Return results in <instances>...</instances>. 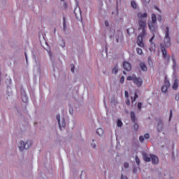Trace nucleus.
<instances>
[{"label": "nucleus", "mask_w": 179, "mask_h": 179, "mask_svg": "<svg viewBox=\"0 0 179 179\" xmlns=\"http://www.w3.org/2000/svg\"><path fill=\"white\" fill-rule=\"evenodd\" d=\"M164 31L165 33V36L164 38L163 43L160 44L161 51L162 52V57L166 62L170 61V55L167 54V50L166 48H169L171 45V38L170 37V29L168 26H166L164 28Z\"/></svg>", "instance_id": "nucleus-1"}, {"label": "nucleus", "mask_w": 179, "mask_h": 179, "mask_svg": "<svg viewBox=\"0 0 179 179\" xmlns=\"http://www.w3.org/2000/svg\"><path fill=\"white\" fill-rule=\"evenodd\" d=\"M148 27L153 34L152 37L150 39V43H151V44H153V43L152 42L153 41V40H155V34L159 33L156 15H152V20L148 22Z\"/></svg>", "instance_id": "nucleus-2"}, {"label": "nucleus", "mask_w": 179, "mask_h": 179, "mask_svg": "<svg viewBox=\"0 0 179 179\" xmlns=\"http://www.w3.org/2000/svg\"><path fill=\"white\" fill-rule=\"evenodd\" d=\"M110 38H113L115 42L118 43H122V41L124 40V36L122 35V31L120 30H114L110 29Z\"/></svg>", "instance_id": "nucleus-3"}, {"label": "nucleus", "mask_w": 179, "mask_h": 179, "mask_svg": "<svg viewBox=\"0 0 179 179\" xmlns=\"http://www.w3.org/2000/svg\"><path fill=\"white\" fill-rule=\"evenodd\" d=\"M33 145V143L30 140H22L20 141V144L18 145L19 150L20 152H23L24 149L27 150L28 149H30Z\"/></svg>", "instance_id": "nucleus-4"}, {"label": "nucleus", "mask_w": 179, "mask_h": 179, "mask_svg": "<svg viewBox=\"0 0 179 179\" xmlns=\"http://www.w3.org/2000/svg\"><path fill=\"white\" fill-rule=\"evenodd\" d=\"M141 32L139 34L137 38V44L139 47L143 48L145 45L143 44V38L146 37L147 31L146 29H141Z\"/></svg>", "instance_id": "nucleus-5"}, {"label": "nucleus", "mask_w": 179, "mask_h": 179, "mask_svg": "<svg viewBox=\"0 0 179 179\" xmlns=\"http://www.w3.org/2000/svg\"><path fill=\"white\" fill-rule=\"evenodd\" d=\"M127 80H132L134 82V83H135L137 87H141L142 86V83H143L142 78H138L135 75L128 76Z\"/></svg>", "instance_id": "nucleus-6"}, {"label": "nucleus", "mask_w": 179, "mask_h": 179, "mask_svg": "<svg viewBox=\"0 0 179 179\" xmlns=\"http://www.w3.org/2000/svg\"><path fill=\"white\" fill-rule=\"evenodd\" d=\"M138 31H141V30H145L146 29V19H138Z\"/></svg>", "instance_id": "nucleus-7"}, {"label": "nucleus", "mask_w": 179, "mask_h": 179, "mask_svg": "<svg viewBox=\"0 0 179 179\" xmlns=\"http://www.w3.org/2000/svg\"><path fill=\"white\" fill-rule=\"evenodd\" d=\"M56 120L58 122L59 128H65L66 123L65 122V117L59 116V115L56 116Z\"/></svg>", "instance_id": "nucleus-8"}, {"label": "nucleus", "mask_w": 179, "mask_h": 179, "mask_svg": "<svg viewBox=\"0 0 179 179\" xmlns=\"http://www.w3.org/2000/svg\"><path fill=\"white\" fill-rule=\"evenodd\" d=\"M170 87V81H169V79L167 77L165 78L164 84L162 87L161 90L162 93H167V90Z\"/></svg>", "instance_id": "nucleus-9"}, {"label": "nucleus", "mask_w": 179, "mask_h": 179, "mask_svg": "<svg viewBox=\"0 0 179 179\" xmlns=\"http://www.w3.org/2000/svg\"><path fill=\"white\" fill-rule=\"evenodd\" d=\"M74 15H76V17L78 20H80L82 19V11L79 7H76L74 10Z\"/></svg>", "instance_id": "nucleus-10"}, {"label": "nucleus", "mask_w": 179, "mask_h": 179, "mask_svg": "<svg viewBox=\"0 0 179 179\" xmlns=\"http://www.w3.org/2000/svg\"><path fill=\"white\" fill-rule=\"evenodd\" d=\"M143 157L147 163H149V162H152V155L151 154H148L146 152H143L142 153Z\"/></svg>", "instance_id": "nucleus-11"}, {"label": "nucleus", "mask_w": 179, "mask_h": 179, "mask_svg": "<svg viewBox=\"0 0 179 179\" xmlns=\"http://www.w3.org/2000/svg\"><path fill=\"white\" fill-rule=\"evenodd\" d=\"M164 124L163 123V121L159 120L157 124V127L156 129L157 132H162L163 131V127Z\"/></svg>", "instance_id": "nucleus-12"}, {"label": "nucleus", "mask_w": 179, "mask_h": 179, "mask_svg": "<svg viewBox=\"0 0 179 179\" xmlns=\"http://www.w3.org/2000/svg\"><path fill=\"white\" fill-rule=\"evenodd\" d=\"M123 68L125 71H129L131 69H132V66H131V64L128 63V62H123Z\"/></svg>", "instance_id": "nucleus-13"}, {"label": "nucleus", "mask_w": 179, "mask_h": 179, "mask_svg": "<svg viewBox=\"0 0 179 179\" xmlns=\"http://www.w3.org/2000/svg\"><path fill=\"white\" fill-rule=\"evenodd\" d=\"M137 16H138V19H147L148 18V13L138 12L137 13Z\"/></svg>", "instance_id": "nucleus-14"}, {"label": "nucleus", "mask_w": 179, "mask_h": 179, "mask_svg": "<svg viewBox=\"0 0 179 179\" xmlns=\"http://www.w3.org/2000/svg\"><path fill=\"white\" fill-rule=\"evenodd\" d=\"M139 66H140V69L143 71V72H146L148 71V66H146V63L140 62Z\"/></svg>", "instance_id": "nucleus-15"}, {"label": "nucleus", "mask_w": 179, "mask_h": 179, "mask_svg": "<svg viewBox=\"0 0 179 179\" xmlns=\"http://www.w3.org/2000/svg\"><path fill=\"white\" fill-rule=\"evenodd\" d=\"M173 90H177L178 89V79L175 78L173 85H172Z\"/></svg>", "instance_id": "nucleus-16"}, {"label": "nucleus", "mask_w": 179, "mask_h": 179, "mask_svg": "<svg viewBox=\"0 0 179 179\" xmlns=\"http://www.w3.org/2000/svg\"><path fill=\"white\" fill-rule=\"evenodd\" d=\"M151 161L152 164H157L159 163V158L156 155L151 156Z\"/></svg>", "instance_id": "nucleus-17"}, {"label": "nucleus", "mask_w": 179, "mask_h": 179, "mask_svg": "<svg viewBox=\"0 0 179 179\" xmlns=\"http://www.w3.org/2000/svg\"><path fill=\"white\" fill-rule=\"evenodd\" d=\"M96 132L99 136H103V135H104V130L101 128H98Z\"/></svg>", "instance_id": "nucleus-18"}, {"label": "nucleus", "mask_w": 179, "mask_h": 179, "mask_svg": "<svg viewBox=\"0 0 179 179\" xmlns=\"http://www.w3.org/2000/svg\"><path fill=\"white\" fill-rule=\"evenodd\" d=\"M22 100L24 103H27L29 99L27 98V95H26V93H22Z\"/></svg>", "instance_id": "nucleus-19"}, {"label": "nucleus", "mask_w": 179, "mask_h": 179, "mask_svg": "<svg viewBox=\"0 0 179 179\" xmlns=\"http://www.w3.org/2000/svg\"><path fill=\"white\" fill-rule=\"evenodd\" d=\"M118 65L116 64L112 70V73L117 75V73H118Z\"/></svg>", "instance_id": "nucleus-20"}, {"label": "nucleus", "mask_w": 179, "mask_h": 179, "mask_svg": "<svg viewBox=\"0 0 179 179\" xmlns=\"http://www.w3.org/2000/svg\"><path fill=\"white\" fill-rule=\"evenodd\" d=\"M127 34H129V36H131V34H133V33L135 32V29L133 27H131L127 29Z\"/></svg>", "instance_id": "nucleus-21"}, {"label": "nucleus", "mask_w": 179, "mask_h": 179, "mask_svg": "<svg viewBox=\"0 0 179 179\" xmlns=\"http://www.w3.org/2000/svg\"><path fill=\"white\" fill-rule=\"evenodd\" d=\"M131 6L134 9H136V8H138V6L136 5V3L135 1H134L131 2Z\"/></svg>", "instance_id": "nucleus-22"}, {"label": "nucleus", "mask_w": 179, "mask_h": 179, "mask_svg": "<svg viewBox=\"0 0 179 179\" xmlns=\"http://www.w3.org/2000/svg\"><path fill=\"white\" fill-rule=\"evenodd\" d=\"M131 119L133 122H135V113L134 112L130 113Z\"/></svg>", "instance_id": "nucleus-23"}, {"label": "nucleus", "mask_w": 179, "mask_h": 179, "mask_svg": "<svg viewBox=\"0 0 179 179\" xmlns=\"http://www.w3.org/2000/svg\"><path fill=\"white\" fill-rule=\"evenodd\" d=\"M60 47H62L64 48L65 47V41L64 39H62L59 42Z\"/></svg>", "instance_id": "nucleus-24"}, {"label": "nucleus", "mask_w": 179, "mask_h": 179, "mask_svg": "<svg viewBox=\"0 0 179 179\" xmlns=\"http://www.w3.org/2000/svg\"><path fill=\"white\" fill-rule=\"evenodd\" d=\"M142 2L143 5H145V6H148V5L150 3V0H142Z\"/></svg>", "instance_id": "nucleus-25"}, {"label": "nucleus", "mask_w": 179, "mask_h": 179, "mask_svg": "<svg viewBox=\"0 0 179 179\" xmlns=\"http://www.w3.org/2000/svg\"><path fill=\"white\" fill-rule=\"evenodd\" d=\"M63 27L64 30H65V29L66 28V19L65 18V17H63Z\"/></svg>", "instance_id": "nucleus-26"}, {"label": "nucleus", "mask_w": 179, "mask_h": 179, "mask_svg": "<svg viewBox=\"0 0 179 179\" xmlns=\"http://www.w3.org/2000/svg\"><path fill=\"white\" fill-rule=\"evenodd\" d=\"M134 131H138V129H139V125L137 124V123H134Z\"/></svg>", "instance_id": "nucleus-27"}, {"label": "nucleus", "mask_w": 179, "mask_h": 179, "mask_svg": "<svg viewBox=\"0 0 179 179\" xmlns=\"http://www.w3.org/2000/svg\"><path fill=\"white\" fill-rule=\"evenodd\" d=\"M136 51H137V53H138L139 55H142V54H143L142 49L138 48H136Z\"/></svg>", "instance_id": "nucleus-28"}, {"label": "nucleus", "mask_w": 179, "mask_h": 179, "mask_svg": "<svg viewBox=\"0 0 179 179\" xmlns=\"http://www.w3.org/2000/svg\"><path fill=\"white\" fill-rule=\"evenodd\" d=\"M138 94L136 93H135L134 97V98L131 97V101L132 102L135 101L136 100V99H138Z\"/></svg>", "instance_id": "nucleus-29"}, {"label": "nucleus", "mask_w": 179, "mask_h": 179, "mask_svg": "<svg viewBox=\"0 0 179 179\" xmlns=\"http://www.w3.org/2000/svg\"><path fill=\"white\" fill-rule=\"evenodd\" d=\"M139 141L141 143H143V141H145V136H141L139 137Z\"/></svg>", "instance_id": "nucleus-30"}, {"label": "nucleus", "mask_w": 179, "mask_h": 179, "mask_svg": "<svg viewBox=\"0 0 179 179\" xmlns=\"http://www.w3.org/2000/svg\"><path fill=\"white\" fill-rule=\"evenodd\" d=\"M117 127H119V128H121L122 127V122H121V120H117Z\"/></svg>", "instance_id": "nucleus-31"}, {"label": "nucleus", "mask_w": 179, "mask_h": 179, "mask_svg": "<svg viewBox=\"0 0 179 179\" xmlns=\"http://www.w3.org/2000/svg\"><path fill=\"white\" fill-rule=\"evenodd\" d=\"M144 138H145V139H150V134H144Z\"/></svg>", "instance_id": "nucleus-32"}, {"label": "nucleus", "mask_w": 179, "mask_h": 179, "mask_svg": "<svg viewBox=\"0 0 179 179\" xmlns=\"http://www.w3.org/2000/svg\"><path fill=\"white\" fill-rule=\"evenodd\" d=\"M135 160H136V164H138V166H139V164H140V160H139V158L138 157V156H136Z\"/></svg>", "instance_id": "nucleus-33"}, {"label": "nucleus", "mask_w": 179, "mask_h": 179, "mask_svg": "<svg viewBox=\"0 0 179 179\" xmlns=\"http://www.w3.org/2000/svg\"><path fill=\"white\" fill-rule=\"evenodd\" d=\"M124 169H129V164H128V162H125L124 164Z\"/></svg>", "instance_id": "nucleus-34"}, {"label": "nucleus", "mask_w": 179, "mask_h": 179, "mask_svg": "<svg viewBox=\"0 0 179 179\" xmlns=\"http://www.w3.org/2000/svg\"><path fill=\"white\" fill-rule=\"evenodd\" d=\"M172 62L173 64V69L176 68V59L172 57Z\"/></svg>", "instance_id": "nucleus-35"}, {"label": "nucleus", "mask_w": 179, "mask_h": 179, "mask_svg": "<svg viewBox=\"0 0 179 179\" xmlns=\"http://www.w3.org/2000/svg\"><path fill=\"white\" fill-rule=\"evenodd\" d=\"M175 100H176V101H179V94H176L175 95Z\"/></svg>", "instance_id": "nucleus-36"}, {"label": "nucleus", "mask_w": 179, "mask_h": 179, "mask_svg": "<svg viewBox=\"0 0 179 179\" xmlns=\"http://www.w3.org/2000/svg\"><path fill=\"white\" fill-rule=\"evenodd\" d=\"M91 146H92V149H96L97 145H96V143H93L91 144Z\"/></svg>", "instance_id": "nucleus-37"}, {"label": "nucleus", "mask_w": 179, "mask_h": 179, "mask_svg": "<svg viewBox=\"0 0 179 179\" xmlns=\"http://www.w3.org/2000/svg\"><path fill=\"white\" fill-rule=\"evenodd\" d=\"M126 104L127 105V106H129V104H131V101H129V99H127V100H126Z\"/></svg>", "instance_id": "nucleus-38"}, {"label": "nucleus", "mask_w": 179, "mask_h": 179, "mask_svg": "<svg viewBox=\"0 0 179 179\" xmlns=\"http://www.w3.org/2000/svg\"><path fill=\"white\" fill-rule=\"evenodd\" d=\"M124 96L128 99L129 97V93H128V91H124Z\"/></svg>", "instance_id": "nucleus-39"}, {"label": "nucleus", "mask_w": 179, "mask_h": 179, "mask_svg": "<svg viewBox=\"0 0 179 179\" xmlns=\"http://www.w3.org/2000/svg\"><path fill=\"white\" fill-rule=\"evenodd\" d=\"M138 110H141V108H142V103L139 102L138 103Z\"/></svg>", "instance_id": "nucleus-40"}, {"label": "nucleus", "mask_w": 179, "mask_h": 179, "mask_svg": "<svg viewBox=\"0 0 179 179\" xmlns=\"http://www.w3.org/2000/svg\"><path fill=\"white\" fill-rule=\"evenodd\" d=\"M124 79H125V78H124V76H122L121 78H120V82L121 83H124Z\"/></svg>", "instance_id": "nucleus-41"}, {"label": "nucleus", "mask_w": 179, "mask_h": 179, "mask_svg": "<svg viewBox=\"0 0 179 179\" xmlns=\"http://www.w3.org/2000/svg\"><path fill=\"white\" fill-rule=\"evenodd\" d=\"M171 118H173V110H170V117H169V120H171Z\"/></svg>", "instance_id": "nucleus-42"}, {"label": "nucleus", "mask_w": 179, "mask_h": 179, "mask_svg": "<svg viewBox=\"0 0 179 179\" xmlns=\"http://www.w3.org/2000/svg\"><path fill=\"white\" fill-rule=\"evenodd\" d=\"M121 179H128L127 178V176H124V175L121 176Z\"/></svg>", "instance_id": "nucleus-43"}, {"label": "nucleus", "mask_w": 179, "mask_h": 179, "mask_svg": "<svg viewBox=\"0 0 179 179\" xmlns=\"http://www.w3.org/2000/svg\"><path fill=\"white\" fill-rule=\"evenodd\" d=\"M105 25L108 27V21H105Z\"/></svg>", "instance_id": "nucleus-44"}, {"label": "nucleus", "mask_w": 179, "mask_h": 179, "mask_svg": "<svg viewBox=\"0 0 179 179\" xmlns=\"http://www.w3.org/2000/svg\"><path fill=\"white\" fill-rule=\"evenodd\" d=\"M64 8H68V3H64Z\"/></svg>", "instance_id": "nucleus-45"}, {"label": "nucleus", "mask_w": 179, "mask_h": 179, "mask_svg": "<svg viewBox=\"0 0 179 179\" xmlns=\"http://www.w3.org/2000/svg\"><path fill=\"white\" fill-rule=\"evenodd\" d=\"M71 72H75V69L74 68H71Z\"/></svg>", "instance_id": "nucleus-46"}, {"label": "nucleus", "mask_w": 179, "mask_h": 179, "mask_svg": "<svg viewBox=\"0 0 179 179\" xmlns=\"http://www.w3.org/2000/svg\"><path fill=\"white\" fill-rule=\"evenodd\" d=\"M25 58H26V60L27 61V55L25 53Z\"/></svg>", "instance_id": "nucleus-47"}, {"label": "nucleus", "mask_w": 179, "mask_h": 179, "mask_svg": "<svg viewBox=\"0 0 179 179\" xmlns=\"http://www.w3.org/2000/svg\"><path fill=\"white\" fill-rule=\"evenodd\" d=\"M70 114H73V110H70Z\"/></svg>", "instance_id": "nucleus-48"}, {"label": "nucleus", "mask_w": 179, "mask_h": 179, "mask_svg": "<svg viewBox=\"0 0 179 179\" xmlns=\"http://www.w3.org/2000/svg\"><path fill=\"white\" fill-rule=\"evenodd\" d=\"M57 31V29H54V31H53V33H55Z\"/></svg>", "instance_id": "nucleus-49"}, {"label": "nucleus", "mask_w": 179, "mask_h": 179, "mask_svg": "<svg viewBox=\"0 0 179 179\" xmlns=\"http://www.w3.org/2000/svg\"><path fill=\"white\" fill-rule=\"evenodd\" d=\"M118 15V12L116 13L115 17H117Z\"/></svg>", "instance_id": "nucleus-50"}, {"label": "nucleus", "mask_w": 179, "mask_h": 179, "mask_svg": "<svg viewBox=\"0 0 179 179\" xmlns=\"http://www.w3.org/2000/svg\"><path fill=\"white\" fill-rule=\"evenodd\" d=\"M49 55H50V57H51V52H49Z\"/></svg>", "instance_id": "nucleus-51"}, {"label": "nucleus", "mask_w": 179, "mask_h": 179, "mask_svg": "<svg viewBox=\"0 0 179 179\" xmlns=\"http://www.w3.org/2000/svg\"><path fill=\"white\" fill-rule=\"evenodd\" d=\"M123 73H124V74H125V72H123Z\"/></svg>", "instance_id": "nucleus-52"}, {"label": "nucleus", "mask_w": 179, "mask_h": 179, "mask_svg": "<svg viewBox=\"0 0 179 179\" xmlns=\"http://www.w3.org/2000/svg\"><path fill=\"white\" fill-rule=\"evenodd\" d=\"M60 1H64V0H60Z\"/></svg>", "instance_id": "nucleus-53"}]
</instances>
